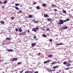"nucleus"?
<instances>
[{
    "label": "nucleus",
    "instance_id": "obj_1",
    "mask_svg": "<svg viewBox=\"0 0 73 73\" xmlns=\"http://www.w3.org/2000/svg\"><path fill=\"white\" fill-rule=\"evenodd\" d=\"M59 23H58V25H62L64 24V22L63 20H60L59 21Z\"/></svg>",
    "mask_w": 73,
    "mask_h": 73
},
{
    "label": "nucleus",
    "instance_id": "obj_2",
    "mask_svg": "<svg viewBox=\"0 0 73 73\" xmlns=\"http://www.w3.org/2000/svg\"><path fill=\"white\" fill-rule=\"evenodd\" d=\"M17 60V58H14L13 59H10V60L11 62H13V61H16V60Z\"/></svg>",
    "mask_w": 73,
    "mask_h": 73
},
{
    "label": "nucleus",
    "instance_id": "obj_3",
    "mask_svg": "<svg viewBox=\"0 0 73 73\" xmlns=\"http://www.w3.org/2000/svg\"><path fill=\"white\" fill-rule=\"evenodd\" d=\"M68 27L67 26H66L64 27H62V29H63V30H64V29H68Z\"/></svg>",
    "mask_w": 73,
    "mask_h": 73
},
{
    "label": "nucleus",
    "instance_id": "obj_4",
    "mask_svg": "<svg viewBox=\"0 0 73 73\" xmlns=\"http://www.w3.org/2000/svg\"><path fill=\"white\" fill-rule=\"evenodd\" d=\"M25 32H23L22 33H20V35H25Z\"/></svg>",
    "mask_w": 73,
    "mask_h": 73
},
{
    "label": "nucleus",
    "instance_id": "obj_5",
    "mask_svg": "<svg viewBox=\"0 0 73 73\" xmlns=\"http://www.w3.org/2000/svg\"><path fill=\"white\" fill-rule=\"evenodd\" d=\"M13 50L10 49H7V51L9 52H13Z\"/></svg>",
    "mask_w": 73,
    "mask_h": 73
},
{
    "label": "nucleus",
    "instance_id": "obj_6",
    "mask_svg": "<svg viewBox=\"0 0 73 73\" xmlns=\"http://www.w3.org/2000/svg\"><path fill=\"white\" fill-rule=\"evenodd\" d=\"M36 45V43H33L31 44L32 46H34Z\"/></svg>",
    "mask_w": 73,
    "mask_h": 73
},
{
    "label": "nucleus",
    "instance_id": "obj_7",
    "mask_svg": "<svg viewBox=\"0 0 73 73\" xmlns=\"http://www.w3.org/2000/svg\"><path fill=\"white\" fill-rule=\"evenodd\" d=\"M7 3H8V1L6 0H5L3 2V4H6Z\"/></svg>",
    "mask_w": 73,
    "mask_h": 73
},
{
    "label": "nucleus",
    "instance_id": "obj_8",
    "mask_svg": "<svg viewBox=\"0 0 73 73\" xmlns=\"http://www.w3.org/2000/svg\"><path fill=\"white\" fill-rule=\"evenodd\" d=\"M33 17V16L32 15H30L29 16V18H32Z\"/></svg>",
    "mask_w": 73,
    "mask_h": 73
},
{
    "label": "nucleus",
    "instance_id": "obj_9",
    "mask_svg": "<svg viewBox=\"0 0 73 73\" xmlns=\"http://www.w3.org/2000/svg\"><path fill=\"white\" fill-rule=\"evenodd\" d=\"M13 7H15L17 10H19V8L17 7L13 6Z\"/></svg>",
    "mask_w": 73,
    "mask_h": 73
},
{
    "label": "nucleus",
    "instance_id": "obj_10",
    "mask_svg": "<svg viewBox=\"0 0 73 73\" xmlns=\"http://www.w3.org/2000/svg\"><path fill=\"white\" fill-rule=\"evenodd\" d=\"M42 37H47L46 35L45 34H43L42 35Z\"/></svg>",
    "mask_w": 73,
    "mask_h": 73
},
{
    "label": "nucleus",
    "instance_id": "obj_11",
    "mask_svg": "<svg viewBox=\"0 0 73 73\" xmlns=\"http://www.w3.org/2000/svg\"><path fill=\"white\" fill-rule=\"evenodd\" d=\"M47 70L48 71V72H51V73L52 72L51 71L52 70L50 68H48L47 69Z\"/></svg>",
    "mask_w": 73,
    "mask_h": 73
},
{
    "label": "nucleus",
    "instance_id": "obj_12",
    "mask_svg": "<svg viewBox=\"0 0 73 73\" xmlns=\"http://www.w3.org/2000/svg\"><path fill=\"white\" fill-rule=\"evenodd\" d=\"M49 62V60H48L46 61H44V64H46V63H47V62Z\"/></svg>",
    "mask_w": 73,
    "mask_h": 73
},
{
    "label": "nucleus",
    "instance_id": "obj_13",
    "mask_svg": "<svg viewBox=\"0 0 73 73\" xmlns=\"http://www.w3.org/2000/svg\"><path fill=\"white\" fill-rule=\"evenodd\" d=\"M19 31L20 32H22V31H23L22 29H21V28H20L19 29Z\"/></svg>",
    "mask_w": 73,
    "mask_h": 73
},
{
    "label": "nucleus",
    "instance_id": "obj_14",
    "mask_svg": "<svg viewBox=\"0 0 73 73\" xmlns=\"http://www.w3.org/2000/svg\"><path fill=\"white\" fill-rule=\"evenodd\" d=\"M48 16V15L46 14H44V17H47Z\"/></svg>",
    "mask_w": 73,
    "mask_h": 73
},
{
    "label": "nucleus",
    "instance_id": "obj_15",
    "mask_svg": "<svg viewBox=\"0 0 73 73\" xmlns=\"http://www.w3.org/2000/svg\"><path fill=\"white\" fill-rule=\"evenodd\" d=\"M57 64V62H56V61H55L54 62H52L51 63V64Z\"/></svg>",
    "mask_w": 73,
    "mask_h": 73
},
{
    "label": "nucleus",
    "instance_id": "obj_16",
    "mask_svg": "<svg viewBox=\"0 0 73 73\" xmlns=\"http://www.w3.org/2000/svg\"><path fill=\"white\" fill-rule=\"evenodd\" d=\"M67 66H71V65H72V64H67L66 65Z\"/></svg>",
    "mask_w": 73,
    "mask_h": 73
},
{
    "label": "nucleus",
    "instance_id": "obj_17",
    "mask_svg": "<svg viewBox=\"0 0 73 73\" xmlns=\"http://www.w3.org/2000/svg\"><path fill=\"white\" fill-rule=\"evenodd\" d=\"M36 9H40V6H37Z\"/></svg>",
    "mask_w": 73,
    "mask_h": 73
},
{
    "label": "nucleus",
    "instance_id": "obj_18",
    "mask_svg": "<svg viewBox=\"0 0 73 73\" xmlns=\"http://www.w3.org/2000/svg\"><path fill=\"white\" fill-rule=\"evenodd\" d=\"M42 6L43 7H45L46 6V4L45 3H43L42 4Z\"/></svg>",
    "mask_w": 73,
    "mask_h": 73
},
{
    "label": "nucleus",
    "instance_id": "obj_19",
    "mask_svg": "<svg viewBox=\"0 0 73 73\" xmlns=\"http://www.w3.org/2000/svg\"><path fill=\"white\" fill-rule=\"evenodd\" d=\"M47 20L48 21L50 22L51 21V19L50 18H48L47 19Z\"/></svg>",
    "mask_w": 73,
    "mask_h": 73
},
{
    "label": "nucleus",
    "instance_id": "obj_20",
    "mask_svg": "<svg viewBox=\"0 0 73 73\" xmlns=\"http://www.w3.org/2000/svg\"><path fill=\"white\" fill-rule=\"evenodd\" d=\"M1 24H4V21H1L0 22Z\"/></svg>",
    "mask_w": 73,
    "mask_h": 73
},
{
    "label": "nucleus",
    "instance_id": "obj_21",
    "mask_svg": "<svg viewBox=\"0 0 73 73\" xmlns=\"http://www.w3.org/2000/svg\"><path fill=\"white\" fill-rule=\"evenodd\" d=\"M48 57H53V55H48Z\"/></svg>",
    "mask_w": 73,
    "mask_h": 73
},
{
    "label": "nucleus",
    "instance_id": "obj_22",
    "mask_svg": "<svg viewBox=\"0 0 73 73\" xmlns=\"http://www.w3.org/2000/svg\"><path fill=\"white\" fill-rule=\"evenodd\" d=\"M20 5V4L19 3H15V6H19Z\"/></svg>",
    "mask_w": 73,
    "mask_h": 73
},
{
    "label": "nucleus",
    "instance_id": "obj_23",
    "mask_svg": "<svg viewBox=\"0 0 73 73\" xmlns=\"http://www.w3.org/2000/svg\"><path fill=\"white\" fill-rule=\"evenodd\" d=\"M63 12L64 13H66V11L65 10H63Z\"/></svg>",
    "mask_w": 73,
    "mask_h": 73
},
{
    "label": "nucleus",
    "instance_id": "obj_24",
    "mask_svg": "<svg viewBox=\"0 0 73 73\" xmlns=\"http://www.w3.org/2000/svg\"><path fill=\"white\" fill-rule=\"evenodd\" d=\"M51 6L52 7H56V5H54L53 4H52V5H51Z\"/></svg>",
    "mask_w": 73,
    "mask_h": 73
},
{
    "label": "nucleus",
    "instance_id": "obj_25",
    "mask_svg": "<svg viewBox=\"0 0 73 73\" xmlns=\"http://www.w3.org/2000/svg\"><path fill=\"white\" fill-rule=\"evenodd\" d=\"M10 18L11 20H14V17H11Z\"/></svg>",
    "mask_w": 73,
    "mask_h": 73
},
{
    "label": "nucleus",
    "instance_id": "obj_26",
    "mask_svg": "<svg viewBox=\"0 0 73 73\" xmlns=\"http://www.w3.org/2000/svg\"><path fill=\"white\" fill-rule=\"evenodd\" d=\"M6 40H11V38H9L7 37L6 38Z\"/></svg>",
    "mask_w": 73,
    "mask_h": 73
},
{
    "label": "nucleus",
    "instance_id": "obj_27",
    "mask_svg": "<svg viewBox=\"0 0 73 73\" xmlns=\"http://www.w3.org/2000/svg\"><path fill=\"white\" fill-rule=\"evenodd\" d=\"M57 68V66H55L53 67V68L54 69H56V68Z\"/></svg>",
    "mask_w": 73,
    "mask_h": 73
},
{
    "label": "nucleus",
    "instance_id": "obj_28",
    "mask_svg": "<svg viewBox=\"0 0 73 73\" xmlns=\"http://www.w3.org/2000/svg\"><path fill=\"white\" fill-rule=\"evenodd\" d=\"M63 64H64V65H66V62H64Z\"/></svg>",
    "mask_w": 73,
    "mask_h": 73
},
{
    "label": "nucleus",
    "instance_id": "obj_29",
    "mask_svg": "<svg viewBox=\"0 0 73 73\" xmlns=\"http://www.w3.org/2000/svg\"><path fill=\"white\" fill-rule=\"evenodd\" d=\"M22 12V10H20L19 11V13H21Z\"/></svg>",
    "mask_w": 73,
    "mask_h": 73
},
{
    "label": "nucleus",
    "instance_id": "obj_30",
    "mask_svg": "<svg viewBox=\"0 0 73 73\" xmlns=\"http://www.w3.org/2000/svg\"><path fill=\"white\" fill-rule=\"evenodd\" d=\"M35 30H38L39 29V27H38L37 28H35Z\"/></svg>",
    "mask_w": 73,
    "mask_h": 73
},
{
    "label": "nucleus",
    "instance_id": "obj_31",
    "mask_svg": "<svg viewBox=\"0 0 73 73\" xmlns=\"http://www.w3.org/2000/svg\"><path fill=\"white\" fill-rule=\"evenodd\" d=\"M63 45L62 43H59V45Z\"/></svg>",
    "mask_w": 73,
    "mask_h": 73
},
{
    "label": "nucleus",
    "instance_id": "obj_32",
    "mask_svg": "<svg viewBox=\"0 0 73 73\" xmlns=\"http://www.w3.org/2000/svg\"><path fill=\"white\" fill-rule=\"evenodd\" d=\"M21 64V62H18L17 63L18 65H20V64Z\"/></svg>",
    "mask_w": 73,
    "mask_h": 73
},
{
    "label": "nucleus",
    "instance_id": "obj_33",
    "mask_svg": "<svg viewBox=\"0 0 73 73\" xmlns=\"http://www.w3.org/2000/svg\"><path fill=\"white\" fill-rule=\"evenodd\" d=\"M29 73H32L33 71H28Z\"/></svg>",
    "mask_w": 73,
    "mask_h": 73
},
{
    "label": "nucleus",
    "instance_id": "obj_34",
    "mask_svg": "<svg viewBox=\"0 0 73 73\" xmlns=\"http://www.w3.org/2000/svg\"><path fill=\"white\" fill-rule=\"evenodd\" d=\"M15 31H16V32H17V31H19V30L17 29H15Z\"/></svg>",
    "mask_w": 73,
    "mask_h": 73
},
{
    "label": "nucleus",
    "instance_id": "obj_35",
    "mask_svg": "<svg viewBox=\"0 0 73 73\" xmlns=\"http://www.w3.org/2000/svg\"><path fill=\"white\" fill-rule=\"evenodd\" d=\"M35 30H36V29L35 28H33V30H32V31H35Z\"/></svg>",
    "mask_w": 73,
    "mask_h": 73
},
{
    "label": "nucleus",
    "instance_id": "obj_36",
    "mask_svg": "<svg viewBox=\"0 0 73 73\" xmlns=\"http://www.w3.org/2000/svg\"><path fill=\"white\" fill-rule=\"evenodd\" d=\"M70 69V68H66L65 69H66V70H68V69Z\"/></svg>",
    "mask_w": 73,
    "mask_h": 73
},
{
    "label": "nucleus",
    "instance_id": "obj_37",
    "mask_svg": "<svg viewBox=\"0 0 73 73\" xmlns=\"http://www.w3.org/2000/svg\"><path fill=\"white\" fill-rule=\"evenodd\" d=\"M63 23H66V20H63Z\"/></svg>",
    "mask_w": 73,
    "mask_h": 73
},
{
    "label": "nucleus",
    "instance_id": "obj_38",
    "mask_svg": "<svg viewBox=\"0 0 73 73\" xmlns=\"http://www.w3.org/2000/svg\"><path fill=\"white\" fill-rule=\"evenodd\" d=\"M46 31H49V28H47Z\"/></svg>",
    "mask_w": 73,
    "mask_h": 73
},
{
    "label": "nucleus",
    "instance_id": "obj_39",
    "mask_svg": "<svg viewBox=\"0 0 73 73\" xmlns=\"http://www.w3.org/2000/svg\"><path fill=\"white\" fill-rule=\"evenodd\" d=\"M66 20V21H69V18H68Z\"/></svg>",
    "mask_w": 73,
    "mask_h": 73
},
{
    "label": "nucleus",
    "instance_id": "obj_40",
    "mask_svg": "<svg viewBox=\"0 0 73 73\" xmlns=\"http://www.w3.org/2000/svg\"><path fill=\"white\" fill-rule=\"evenodd\" d=\"M25 73H29L28 71L25 72Z\"/></svg>",
    "mask_w": 73,
    "mask_h": 73
},
{
    "label": "nucleus",
    "instance_id": "obj_41",
    "mask_svg": "<svg viewBox=\"0 0 73 73\" xmlns=\"http://www.w3.org/2000/svg\"><path fill=\"white\" fill-rule=\"evenodd\" d=\"M50 41H51L52 42L53 41V40H52V39H50L49 40Z\"/></svg>",
    "mask_w": 73,
    "mask_h": 73
},
{
    "label": "nucleus",
    "instance_id": "obj_42",
    "mask_svg": "<svg viewBox=\"0 0 73 73\" xmlns=\"http://www.w3.org/2000/svg\"><path fill=\"white\" fill-rule=\"evenodd\" d=\"M54 11H55V12H56V11H57V9H55L54 10Z\"/></svg>",
    "mask_w": 73,
    "mask_h": 73
},
{
    "label": "nucleus",
    "instance_id": "obj_43",
    "mask_svg": "<svg viewBox=\"0 0 73 73\" xmlns=\"http://www.w3.org/2000/svg\"><path fill=\"white\" fill-rule=\"evenodd\" d=\"M37 4V3L36 2H35V3H33V4L34 5H35V4Z\"/></svg>",
    "mask_w": 73,
    "mask_h": 73
},
{
    "label": "nucleus",
    "instance_id": "obj_44",
    "mask_svg": "<svg viewBox=\"0 0 73 73\" xmlns=\"http://www.w3.org/2000/svg\"><path fill=\"white\" fill-rule=\"evenodd\" d=\"M38 73V71H36V72H35L34 73Z\"/></svg>",
    "mask_w": 73,
    "mask_h": 73
},
{
    "label": "nucleus",
    "instance_id": "obj_45",
    "mask_svg": "<svg viewBox=\"0 0 73 73\" xmlns=\"http://www.w3.org/2000/svg\"><path fill=\"white\" fill-rule=\"evenodd\" d=\"M56 45H57V46H58L59 45V43L56 44Z\"/></svg>",
    "mask_w": 73,
    "mask_h": 73
},
{
    "label": "nucleus",
    "instance_id": "obj_46",
    "mask_svg": "<svg viewBox=\"0 0 73 73\" xmlns=\"http://www.w3.org/2000/svg\"><path fill=\"white\" fill-rule=\"evenodd\" d=\"M23 72V70L22 71H21V72H20V73H22Z\"/></svg>",
    "mask_w": 73,
    "mask_h": 73
},
{
    "label": "nucleus",
    "instance_id": "obj_47",
    "mask_svg": "<svg viewBox=\"0 0 73 73\" xmlns=\"http://www.w3.org/2000/svg\"><path fill=\"white\" fill-rule=\"evenodd\" d=\"M38 22V21H35V23H37Z\"/></svg>",
    "mask_w": 73,
    "mask_h": 73
},
{
    "label": "nucleus",
    "instance_id": "obj_48",
    "mask_svg": "<svg viewBox=\"0 0 73 73\" xmlns=\"http://www.w3.org/2000/svg\"><path fill=\"white\" fill-rule=\"evenodd\" d=\"M34 32H37V31L36 30H35L34 31Z\"/></svg>",
    "mask_w": 73,
    "mask_h": 73
},
{
    "label": "nucleus",
    "instance_id": "obj_49",
    "mask_svg": "<svg viewBox=\"0 0 73 73\" xmlns=\"http://www.w3.org/2000/svg\"><path fill=\"white\" fill-rule=\"evenodd\" d=\"M33 38H36V36H34L33 37Z\"/></svg>",
    "mask_w": 73,
    "mask_h": 73
},
{
    "label": "nucleus",
    "instance_id": "obj_50",
    "mask_svg": "<svg viewBox=\"0 0 73 73\" xmlns=\"http://www.w3.org/2000/svg\"><path fill=\"white\" fill-rule=\"evenodd\" d=\"M40 53H39L38 54V56H39V55H40Z\"/></svg>",
    "mask_w": 73,
    "mask_h": 73
},
{
    "label": "nucleus",
    "instance_id": "obj_51",
    "mask_svg": "<svg viewBox=\"0 0 73 73\" xmlns=\"http://www.w3.org/2000/svg\"><path fill=\"white\" fill-rule=\"evenodd\" d=\"M33 21H35V20L33 19Z\"/></svg>",
    "mask_w": 73,
    "mask_h": 73
},
{
    "label": "nucleus",
    "instance_id": "obj_52",
    "mask_svg": "<svg viewBox=\"0 0 73 73\" xmlns=\"http://www.w3.org/2000/svg\"><path fill=\"white\" fill-rule=\"evenodd\" d=\"M27 32H29V30H28V31H27Z\"/></svg>",
    "mask_w": 73,
    "mask_h": 73
},
{
    "label": "nucleus",
    "instance_id": "obj_53",
    "mask_svg": "<svg viewBox=\"0 0 73 73\" xmlns=\"http://www.w3.org/2000/svg\"><path fill=\"white\" fill-rule=\"evenodd\" d=\"M0 4H2V2L1 1H0Z\"/></svg>",
    "mask_w": 73,
    "mask_h": 73
},
{
    "label": "nucleus",
    "instance_id": "obj_54",
    "mask_svg": "<svg viewBox=\"0 0 73 73\" xmlns=\"http://www.w3.org/2000/svg\"><path fill=\"white\" fill-rule=\"evenodd\" d=\"M61 70H59V72H61Z\"/></svg>",
    "mask_w": 73,
    "mask_h": 73
},
{
    "label": "nucleus",
    "instance_id": "obj_55",
    "mask_svg": "<svg viewBox=\"0 0 73 73\" xmlns=\"http://www.w3.org/2000/svg\"><path fill=\"white\" fill-rule=\"evenodd\" d=\"M32 7H31L29 8V9H31Z\"/></svg>",
    "mask_w": 73,
    "mask_h": 73
},
{
    "label": "nucleus",
    "instance_id": "obj_56",
    "mask_svg": "<svg viewBox=\"0 0 73 73\" xmlns=\"http://www.w3.org/2000/svg\"><path fill=\"white\" fill-rule=\"evenodd\" d=\"M3 60H1V61H3Z\"/></svg>",
    "mask_w": 73,
    "mask_h": 73
},
{
    "label": "nucleus",
    "instance_id": "obj_57",
    "mask_svg": "<svg viewBox=\"0 0 73 73\" xmlns=\"http://www.w3.org/2000/svg\"><path fill=\"white\" fill-rule=\"evenodd\" d=\"M3 73H4V72H3Z\"/></svg>",
    "mask_w": 73,
    "mask_h": 73
},
{
    "label": "nucleus",
    "instance_id": "obj_58",
    "mask_svg": "<svg viewBox=\"0 0 73 73\" xmlns=\"http://www.w3.org/2000/svg\"><path fill=\"white\" fill-rule=\"evenodd\" d=\"M1 62V61H0V63Z\"/></svg>",
    "mask_w": 73,
    "mask_h": 73
},
{
    "label": "nucleus",
    "instance_id": "obj_59",
    "mask_svg": "<svg viewBox=\"0 0 73 73\" xmlns=\"http://www.w3.org/2000/svg\"><path fill=\"white\" fill-rule=\"evenodd\" d=\"M72 23H73V21Z\"/></svg>",
    "mask_w": 73,
    "mask_h": 73
}]
</instances>
